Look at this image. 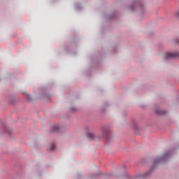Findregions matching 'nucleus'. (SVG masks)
Returning a JSON list of instances; mask_svg holds the SVG:
<instances>
[{
	"label": "nucleus",
	"mask_w": 179,
	"mask_h": 179,
	"mask_svg": "<svg viewBox=\"0 0 179 179\" xmlns=\"http://www.w3.org/2000/svg\"><path fill=\"white\" fill-rule=\"evenodd\" d=\"M50 150H55V144H52L51 148H50Z\"/></svg>",
	"instance_id": "obj_4"
},
{
	"label": "nucleus",
	"mask_w": 179,
	"mask_h": 179,
	"mask_svg": "<svg viewBox=\"0 0 179 179\" xmlns=\"http://www.w3.org/2000/svg\"><path fill=\"white\" fill-rule=\"evenodd\" d=\"M166 157H167V155H164L163 157H162V158H157V162H162L163 159H166Z\"/></svg>",
	"instance_id": "obj_2"
},
{
	"label": "nucleus",
	"mask_w": 179,
	"mask_h": 179,
	"mask_svg": "<svg viewBox=\"0 0 179 179\" xmlns=\"http://www.w3.org/2000/svg\"><path fill=\"white\" fill-rule=\"evenodd\" d=\"M143 177H146V176H143Z\"/></svg>",
	"instance_id": "obj_6"
},
{
	"label": "nucleus",
	"mask_w": 179,
	"mask_h": 179,
	"mask_svg": "<svg viewBox=\"0 0 179 179\" xmlns=\"http://www.w3.org/2000/svg\"><path fill=\"white\" fill-rule=\"evenodd\" d=\"M179 53L168 52L165 56V59H170L171 58H178Z\"/></svg>",
	"instance_id": "obj_1"
},
{
	"label": "nucleus",
	"mask_w": 179,
	"mask_h": 179,
	"mask_svg": "<svg viewBox=\"0 0 179 179\" xmlns=\"http://www.w3.org/2000/svg\"><path fill=\"white\" fill-rule=\"evenodd\" d=\"M54 131H56L57 130L55 129Z\"/></svg>",
	"instance_id": "obj_7"
},
{
	"label": "nucleus",
	"mask_w": 179,
	"mask_h": 179,
	"mask_svg": "<svg viewBox=\"0 0 179 179\" xmlns=\"http://www.w3.org/2000/svg\"><path fill=\"white\" fill-rule=\"evenodd\" d=\"M87 136L88 138H93L94 134H93V133H88Z\"/></svg>",
	"instance_id": "obj_3"
},
{
	"label": "nucleus",
	"mask_w": 179,
	"mask_h": 179,
	"mask_svg": "<svg viewBox=\"0 0 179 179\" xmlns=\"http://www.w3.org/2000/svg\"><path fill=\"white\" fill-rule=\"evenodd\" d=\"M176 16H177L178 17H179V11L176 12Z\"/></svg>",
	"instance_id": "obj_5"
}]
</instances>
